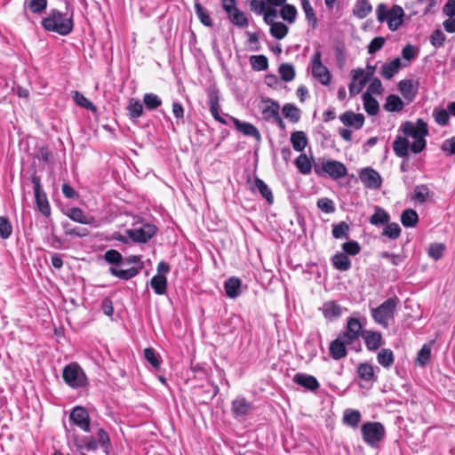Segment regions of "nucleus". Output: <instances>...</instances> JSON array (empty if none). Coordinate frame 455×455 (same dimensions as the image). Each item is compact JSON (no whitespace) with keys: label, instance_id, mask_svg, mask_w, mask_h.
<instances>
[{"label":"nucleus","instance_id":"nucleus-4","mask_svg":"<svg viewBox=\"0 0 455 455\" xmlns=\"http://www.w3.org/2000/svg\"><path fill=\"white\" fill-rule=\"evenodd\" d=\"M314 171L318 176L329 175L333 180L345 177L347 172L342 163L325 159H318L314 164Z\"/></svg>","mask_w":455,"mask_h":455},{"label":"nucleus","instance_id":"nucleus-50","mask_svg":"<svg viewBox=\"0 0 455 455\" xmlns=\"http://www.w3.org/2000/svg\"><path fill=\"white\" fill-rule=\"evenodd\" d=\"M143 103L147 109L154 110L162 105V100L155 93H145Z\"/></svg>","mask_w":455,"mask_h":455},{"label":"nucleus","instance_id":"nucleus-54","mask_svg":"<svg viewBox=\"0 0 455 455\" xmlns=\"http://www.w3.org/2000/svg\"><path fill=\"white\" fill-rule=\"evenodd\" d=\"M386 225V228L382 231V235L394 240L400 236L402 229L397 223L393 222Z\"/></svg>","mask_w":455,"mask_h":455},{"label":"nucleus","instance_id":"nucleus-56","mask_svg":"<svg viewBox=\"0 0 455 455\" xmlns=\"http://www.w3.org/2000/svg\"><path fill=\"white\" fill-rule=\"evenodd\" d=\"M144 357L145 359L151 364L152 367L155 369H159L161 361L159 359L158 355L156 353V351L151 348L148 347L144 349Z\"/></svg>","mask_w":455,"mask_h":455},{"label":"nucleus","instance_id":"nucleus-51","mask_svg":"<svg viewBox=\"0 0 455 455\" xmlns=\"http://www.w3.org/2000/svg\"><path fill=\"white\" fill-rule=\"evenodd\" d=\"M24 7L28 8L33 13H41L47 7V0H25Z\"/></svg>","mask_w":455,"mask_h":455},{"label":"nucleus","instance_id":"nucleus-43","mask_svg":"<svg viewBox=\"0 0 455 455\" xmlns=\"http://www.w3.org/2000/svg\"><path fill=\"white\" fill-rule=\"evenodd\" d=\"M195 12L202 24L206 27H212V20L207 10L198 2L195 3Z\"/></svg>","mask_w":455,"mask_h":455},{"label":"nucleus","instance_id":"nucleus-18","mask_svg":"<svg viewBox=\"0 0 455 455\" xmlns=\"http://www.w3.org/2000/svg\"><path fill=\"white\" fill-rule=\"evenodd\" d=\"M339 120L346 126L359 130L363 126L364 116L363 114H355L353 111H346L339 116Z\"/></svg>","mask_w":455,"mask_h":455},{"label":"nucleus","instance_id":"nucleus-60","mask_svg":"<svg viewBox=\"0 0 455 455\" xmlns=\"http://www.w3.org/2000/svg\"><path fill=\"white\" fill-rule=\"evenodd\" d=\"M105 260L112 265H119L123 262L122 254L114 249L108 250L104 254Z\"/></svg>","mask_w":455,"mask_h":455},{"label":"nucleus","instance_id":"nucleus-48","mask_svg":"<svg viewBox=\"0 0 455 455\" xmlns=\"http://www.w3.org/2000/svg\"><path fill=\"white\" fill-rule=\"evenodd\" d=\"M251 68L257 71H264L268 68V60L265 55H253L250 58Z\"/></svg>","mask_w":455,"mask_h":455},{"label":"nucleus","instance_id":"nucleus-61","mask_svg":"<svg viewBox=\"0 0 455 455\" xmlns=\"http://www.w3.org/2000/svg\"><path fill=\"white\" fill-rule=\"evenodd\" d=\"M433 116L435 118V121L440 124V125H446L449 123L450 120V113L447 109L441 108V109H435L433 112Z\"/></svg>","mask_w":455,"mask_h":455},{"label":"nucleus","instance_id":"nucleus-34","mask_svg":"<svg viewBox=\"0 0 455 455\" xmlns=\"http://www.w3.org/2000/svg\"><path fill=\"white\" fill-rule=\"evenodd\" d=\"M372 11L369 0H358L353 9V14L359 19H364Z\"/></svg>","mask_w":455,"mask_h":455},{"label":"nucleus","instance_id":"nucleus-20","mask_svg":"<svg viewBox=\"0 0 455 455\" xmlns=\"http://www.w3.org/2000/svg\"><path fill=\"white\" fill-rule=\"evenodd\" d=\"M259 108L263 117L266 120H270L277 116L279 114L280 106L276 101L271 99H266L262 100Z\"/></svg>","mask_w":455,"mask_h":455},{"label":"nucleus","instance_id":"nucleus-32","mask_svg":"<svg viewBox=\"0 0 455 455\" xmlns=\"http://www.w3.org/2000/svg\"><path fill=\"white\" fill-rule=\"evenodd\" d=\"M389 220V214L381 207H376L374 213L369 219L370 223L373 226L385 225Z\"/></svg>","mask_w":455,"mask_h":455},{"label":"nucleus","instance_id":"nucleus-38","mask_svg":"<svg viewBox=\"0 0 455 455\" xmlns=\"http://www.w3.org/2000/svg\"><path fill=\"white\" fill-rule=\"evenodd\" d=\"M331 260L334 267L339 271H347L351 267V260L345 253L335 254Z\"/></svg>","mask_w":455,"mask_h":455},{"label":"nucleus","instance_id":"nucleus-10","mask_svg":"<svg viewBox=\"0 0 455 455\" xmlns=\"http://www.w3.org/2000/svg\"><path fill=\"white\" fill-rule=\"evenodd\" d=\"M322 53L320 51H316L311 60L312 64V75L315 78L318 79L319 82L323 85H328L331 83V73L327 67L322 63Z\"/></svg>","mask_w":455,"mask_h":455},{"label":"nucleus","instance_id":"nucleus-25","mask_svg":"<svg viewBox=\"0 0 455 455\" xmlns=\"http://www.w3.org/2000/svg\"><path fill=\"white\" fill-rule=\"evenodd\" d=\"M401 66V60L399 58H395L392 61L383 64L380 75L385 79H391L399 71Z\"/></svg>","mask_w":455,"mask_h":455},{"label":"nucleus","instance_id":"nucleus-5","mask_svg":"<svg viewBox=\"0 0 455 455\" xmlns=\"http://www.w3.org/2000/svg\"><path fill=\"white\" fill-rule=\"evenodd\" d=\"M62 378L65 383L73 388L83 387L87 383V378L84 371L76 363H69L64 367Z\"/></svg>","mask_w":455,"mask_h":455},{"label":"nucleus","instance_id":"nucleus-49","mask_svg":"<svg viewBox=\"0 0 455 455\" xmlns=\"http://www.w3.org/2000/svg\"><path fill=\"white\" fill-rule=\"evenodd\" d=\"M281 78L285 82H291L295 77V69L290 63H283L278 68Z\"/></svg>","mask_w":455,"mask_h":455},{"label":"nucleus","instance_id":"nucleus-45","mask_svg":"<svg viewBox=\"0 0 455 455\" xmlns=\"http://www.w3.org/2000/svg\"><path fill=\"white\" fill-rule=\"evenodd\" d=\"M282 9L280 11V16L282 19L290 24H292L297 17V9L294 5L291 4H283L282 5Z\"/></svg>","mask_w":455,"mask_h":455},{"label":"nucleus","instance_id":"nucleus-63","mask_svg":"<svg viewBox=\"0 0 455 455\" xmlns=\"http://www.w3.org/2000/svg\"><path fill=\"white\" fill-rule=\"evenodd\" d=\"M317 207L325 213H332L335 211L334 203L329 198L319 199L317 201Z\"/></svg>","mask_w":455,"mask_h":455},{"label":"nucleus","instance_id":"nucleus-15","mask_svg":"<svg viewBox=\"0 0 455 455\" xmlns=\"http://www.w3.org/2000/svg\"><path fill=\"white\" fill-rule=\"evenodd\" d=\"M362 332V324L357 318H348L347 327L340 335L345 339L347 343H353L356 340Z\"/></svg>","mask_w":455,"mask_h":455},{"label":"nucleus","instance_id":"nucleus-35","mask_svg":"<svg viewBox=\"0 0 455 455\" xmlns=\"http://www.w3.org/2000/svg\"><path fill=\"white\" fill-rule=\"evenodd\" d=\"M401 222L405 228H414L419 222V215L413 209H406L401 214Z\"/></svg>","mask_w":455,"mask_h":455},{"label":"nucleus","instance_id":"nucleus-2","mask_svg":"<svg viewBox=\"0 0 455 455\" xmlns=\"http://www.w3.org/2000/svg\"><path fill=\"white\" fill-rule=\"evenodd\" d=\"M400 130L405 137H411L414 142L411 145V150L414 154H419L426 148L427 141L425 138L428 135L427 124L422 119H418L416 123L404 122Z\"/></svg>","mask_w":455,"mask_h":455},{"label":"nucleus","instance_id":"nucleus-42","mask_svg":"<svg viewBox=\"0 0 455 455\" xmlns=\"http://www.w3.org/2000/svg\"><path fill=\"white\" fill-rule=\"evenodd\" d=\"M283 114L285 118L292 123L299 122L300 118V110L293 104L287 103L283 107Z\"/></svg>","mask_w":455,"mask_h":455},{"label":"nucleus","instance_id":"nucleus-23","mask_svg":"<svg viewBox=\"0 0 455 455\" xmlns=\"http://www.w3.org/2000/svg\"><path fill=\"white\" fill-rule=\"evenodd\" d=\"M233 121L235 128L246 136L253 137L257 140L260 138V133L259 130L251 124L246 122H241L237 118L230 117Z\"/></svg>","mask_w":455,"mask_h":455},{"label":"nucleus","instance_id":"nucleus-8","mask_svg":"<svg viewBox=\"0 0 455 455\" xmlns=\"http://www.w3.org/2000/svg\"><path fill=\"white\" fill-rule=\"evenodd\" d=\"M221 5L231 23L240 28L248 26V19L245 13L237 8L235 0H222Z\"/></svg>","mask_w":455,"mask_h":455},{"label":"nucleus","instance_id":"nucleus-26","mask_svg":"<svg viewBox=\"0 0 455 455\" xmlns=\"http://www.w3.org/2000/svg\"><path fill=\"white\" fill-rule=\"evenodd\" d=\"M219 95L216 92H212L209 94V103H210V111L213 118L221 123V124H227L226 120L220 116V105L219 103Z\"/></svg>","mask_w":455,"mask_h":455},{"label":"nucleus","instance_id":"nucleus-44","mask_svg":"<svg viewBox=\"0 0 455 455\" xmlns=\"http://www.w3.org/2000/svg\"><path fill=\"white\" fill-rule=\"evenodd\" d=\"M129 116L132 119H136L143 115V105L141 102L135 99H131L127 106Z\"/></svg>","mask_w":455,"mask_h":455},{"label":"nucleus","instance_id":"nucleus-46","mask_svg":"<svg viewBox=\"0 0 455 455\" xmlns=\"http://www.w3.org/2000/svg\"><path fill=\"white\" fill-rule=\"evenodd\" d=\"M270 26L271 36L278 40L284 38L289 31L288 27L283 22H274Z\"/></svg>","mask_w":455,"mask_h":455},{"label":"nucleus","instance_id":"nucleus-62","mask_svg":"<svg viewBox=\"0 0 455 455\" xmlns=\"http://www.w3.org/2000/svg\"><path fill=\"white\" fill-rule=\"evenodd\" d=\"M302 9L305 12L306 18L309 22H312L314 25L316 23V15L315 12L311 6L308 0H300Z\"/></svg>","mask_w":455,"mask_h":455},{"label":"nucleus","instance_id":"nucleus-31","mask_svg":"<svg viewBox=\"0 0 455 455\" xmlns=\"http://www.w3.org/2000/svg\"><path fill=\"white\" fill-rule=\"evenodd\" d=\"M404 104L401 98L395 94L387 97L384 108L388 112H400L403 109Z\"/></svg>","mask_w":455,"mask_h":455},{"label":"nucleus","instance_id":"nucleus-41","mask_svg":"<svg viewBox=\"0 0 455 455\" xmlns=\"http://www.w3.org/2000/svg\"><path fill=\"white\" fill-rule=\"evenodd\" d=\"M343 421L351 427H357L361 421V413L357 410L347 409L344 411Z\"/></svg>","mask_w":455,"mask_h":455},{"label":"nucleus","instance_id":"nucleus-37","mask_svg":"<svg viewBox=\"0 0 455 455\" xmlns=\"http://www.w3.org/2000/svg\"><path fill=\"white\" fill-rule=\"evenodd\" d=\"M378 363L384 368H390L395 362V355L391 349L383 348L377 355Z\"/></svg>","mask_w":455,"mask_h":455},{"label":"nucleus","instance_id":"nucleus-39","mask_svg":"<svg viewBox=\"0 0 455 455\" xmlns=\"http://www.w3.org/2000/svg\"><path fill=\"white\" fill-rule=\"evenodd\" d=\"M363 107L365 111L370 116H376L379 110V105L376 99H374L369 92L363 95Z\"/></svg>","mask_w":455,"mask_h":455},{"label":"nucleus","instance_id":"nucleus-7","mask_svg":"<svg viewBox=\"0 0 455 455\" xmlns=\"http://www.w3.org/2000/svg\"><path fill=\"white\" fill-rule=\"evenodd\" d=\"M397 306V299L390 298L385 300L378 307L371 310L372 318L378 323L387 327L390 319L394 318L395 311Z\"/></svg>","mask_w":455,"mask_h":455},{"label":"nucleus","instance_id":"nucleus-27","mask_svg":"<svg viewBox=\"0 0 455 455\" xmlns=\"http://www.w3.org/2000/svg\"><path fill=\"white\" fill-rule=\"evenodd\" d=\"M241 280L237 277L228 278L224 284L226 294L230 299H235L240 295Z\"/></svg>","mask_w":455,"mask_h":455},{"label":"nucleus","instance_id":"nucleus-11","mask_svg":"<svg viewBox=\"0 0 455 455\" xmlns=\"http://www.w3.org/2000/svg\"><path fill=\"white\" fill-rule=\"evenodd\" d=\"M156 226L145 224L140 228L127 229L125 233L133 242L147 243L156 235Z\"/></svg>","mask_w":455,"mask_h":455},{"label":"nucleus","instance_id":"nucleus-1","mask_svg":"<svg viewBox=\"0 0 455 455\" xmlns=\"http://www.w3.org/2000/svg\"><path fill=\"white\" fill-rule=\"evenodd\" d=\"M43 28L47 32H54L60 36H68L74 29V12L66 6V11L51 9L41 20Z\"/></svg>","mask_w":455,"mask_h":455},{"label":"nucleus","instance_id":"nucleus-30","mask_svg":"<svg viewBox=\"0 0 455 455\" xmlns=\"http://www.w3.org/2000/svg\"><path fill=\"white\" fill-rule=\"evenodd\" d=\"M291 143L294 150L301 152L305 149L307 145V138L304 132L297 131L291 135Z\"/></svg>","mask_w":455,"mask_h":455},{"label":"nucleus","instance_id":"nucleus-36","mask_svg":"<svg viewBox=\"0 0 455 455\" xmlns=\"http://www.w3.org/2000/svg\"><path fill=\"white\" fill-rule=\"evenodd\" d=\"M254 186L263 198L267 200L269 204L274 203V196L270 188L259 178L255 177Z\"/></svg>","mask_w":455,"mask_h":455},{"label":"nucleus","instance_id":"nucleus-12","mask_svg":"<svg viewBox=\"0 0 455 455\" xmlns=\"http://www.w3.org/2000/svg\"><path fill=\"white\" fill-rule=\"evenodd\" d=\"M359 179L370 189H379L382 185L380 174L371 167L363 168L359 172Z\"/></svg>","mask_w":455,"mask_h":455},{"label":"nucleus","instance_id":"nucleus-40","mask_svg":"<svg viewBox=\"0 0 455 455\" xmlns=\"http://www.w3.org/2000/svg\"><path fill=\"white\" fill-rule=\"evenodd\" d=\"M109 272L112 275L123 280H130L140 273V267H130L128 269H116L110 267Z\"/></svg>","mask_w":455,"mask_h":455},{"label":"nucleus","instance_id":"nucleus-53","mask_svg":"<svg viewBox=\"0 0 455 455\" xmlns=\"http://www.w3.org/2000/svg\"><path fill=\"white\" fill-rule=\"evenodd\" d=\"M429 194L430 190L427 185H419L414 188V195L412 199L419 202V204H424L429 196Z\"/></svg>","mask_w":455,"mask_h":455},{"label":"nucleus","instance_id":"nucleus-52","mask_svg":"<svg viewBox=\"0 0 455 455\" xmlns=\"http://www.w3.org/2000/svg\"><path fill=\"white\" fill-rule=\"evenodd\" d=\"M430 356H431V346L429 344H425V345H423L421 349L419 351V353L417 355L416 362L419 366L424 367L429 362Z\"/></svg>","mask_w":455,"mask_h":455},{"label":"nucleus","instance_id":"nucleus-28","mask_svg":"<svg viewBox=\"0 0 455 455\" xmlns=\"http://www.w3.org/2000/svg\"><path fill=\"white\" fill-rule=\"evenodd\" d=\"M322 310L324 317L330 320L338 318L342 314L341 307L332 300L325 302L323 305Z\"/></svg>","mask_w":455,"mask_h":455},{"label":"nucleus","instance_id":"nucleus-19","mask_svg":"<svg viewBox=\"0 0 455 455\" xmlns=\"http://www.w3.org/2000/svg\"><path fill=\"white\" fill-rule=\"evenodd\" d=\"M292 380L309 391H315L320 387L318 380L314 376L306 373L295 374Z\"/></svg>","mask_w":455,"mask_h":455},{"label":"nucleus","instance_id":"nucleus-14","mask_svg":"<svg viewBox=\"0 0 455 455\" xmlns=\"http://www.w3.org/2000/svg\"><path fill=\"white\" fill-rule=\"evenodd\" d=\"M252 409V403L243 396H237L231 403V413L235 419L246 417Z\"/></svg>","mask_w":455,"mask_h":455},{"label":"nucleus","instance_id":"nucleus-3","mask_svg":"<svg viewBox=\"0 0 455 455\" xmlns=\"http://www.w3.org/2000/svg\"><path fill=\"white\" fill-rule=\"evenodd\" d=\"M376 15L379 22H387L391 31L397 30L403 22L404 11L397 4L388 10L386 4H379L376 8Z\"/></svg>","mask_w":455,"mask_h":455},{"label":"nucleus","instance_id":"nucleus-29","mask_svg":"<svg viewBox=\"0 0 455 455\" xmlns=\"http://www.w3.org/2000/svg\"><path fill=\"white\" fill-rule=\"evenodd\" d=\"M357 373L360 379L364 381L370 382L377 380L373 366L368 363H361L357 366Z\"/></svg>","mask_w":455,"mask_h":455},{"label":"nucleus","instance_id":"nucleus-64","mask_svg":"<svg viewBox=\"0 0 455 455\" xmlns=\"http://www.w3.org/2000/svg\"><path fill=\"white\" fill-rule=\"evenodd\" d=\"M342 249L345 254L356 255L360 252L361 247L356 241H348L342 244Z\"/></svg>","mask_w":455,"mask_h":455},{"label":"nucleus","instance_id":"nucleus-13","mask_svg":"<svg viewBox=\"0 0 455 455\" xmlns=\"http://www.w3.org/2000/svg\"><path fill=\"white\" fill-rule=\"evenodd\" d=\"M69 420L83 431L90 432V416L84 407L76 406L69 415Z\"/></svg>","mask_w":455,"mask_h":455},{"label":"nucleus","instance_id":"nucleus-6","mask_svg":"<svg viewBox=\"0 0 455 455\" xmlns=\"http://www.w3.org/2000/svg\"><path fill=\"white\" fill-rule=\"evenodd\" d=\"M363 440L368 445L376 447L384 438L386 431L380 422H365L361 427Z\"/></svg>","mask_w":455,"mask_h":455},{"label":"nucleus","instance_id":"nucleus-47","mask_svg":"<svg viewBox=\"0 0 455 455\" xmlns=\"http://www.w3.org/2000/svg\"><path fill=\"white\" fill-rule=\"evenodd\" d=\"M295 165L302 174H309L311 172L312 164L305 154H300L297 157Z\"/></svg>","mask_w":455,"mask_h":455},{"label":"nucleus","instance_id":"nucleus-16","mask_svg":"<svg viewBox=\"0 0 455 455\" xmlns=\"http://www.w3.org/2000/svg\"><path fill=\"white\" fill-rule=\"evenodd\" d=\"M398 88L403 97L408 103L412 102L419 91V82L411 79H404L399 82Z\"/></svg>","mask_w":455,"mask_h":455},{"label":"nucleus","instance_id":"nucleus-57","mask_svg":"<svg viewBox=\"0 0 455 455\" xmlns=\"http://www.w3.org/2000/svg\"><path fill=\"white\" fill-rule=\"evenodd\" d=\"M12 233V227L7 217L0 216V237L7 239Z\"/></svg>","mask_w":455,"mask_h":455},{"label":"nucleus","instance_id":"nucleus-59","mask_svg":"<svg viewBox=\"0 0 455 455\" xmlns=\"http://www.w3.org/2000/svg\"><path fill=\"white\" fill-rule=\"evenodd\" d=\"M73 100L78 106L85 109H95L93 104L86 97H84L82 93H80L77 91L73 92Z\"/></svg>","mask_w":455,"mask_h":455},{"label":"nucleus","instance_id":"nucleus-24","mask_svg":"<svg viewBox=\"0 0 455 455\" xmlns=\"http://www.w3.org/2000/svg\"><path fill=\"white\" fill-rule=\"evenodd\" d=\"M409 148V140L404 137L397 136L393 142V150L398 157L408 159Z\"/></svg>","mask_w":455,"mask_h":455},{"label":"nucleus","instance_id":"nucleus-33","mask_svg":"<svg viewBox=\"0 0 455 455\" xmlns=\"http://www.w3.org/2000/svg\"><path fill=\"white\" fill-rule=\"evenodd\" d=\"M150 285L157 295H164L167 290V278L163 275H156L151 278Z\"/></svg>","mask_w":455,"mask_h":455},{"label":"nucleus","instance_id":"nucleus-22","mask_svg":"<svg viewBox=\"0 0 455 455\" xmlns=\"http://www.w3.org/2000/svg\"><path fill=\"white\" fill-rule=\"evenodd\" d=\"M66 215L73 221L81 224L92 225L95 222V218L93 216L84 214V211L78 207L69 209Z\"/></svg>","mask_w":455,"mask_h":455},{"label":"nucleus","instance_id":"nucleus-55","mask_svg":"<svg viewBox=\"0 0 455 455\" xmlns=\"http://www.w3.org/2000/svg\"><path fill=\"white\" fill-rule=\"evenodd\" d=\"M62 228L64 229V233L67 235L82 237V236H85L88 235V231L86 228H77V227L72 228L68 222L62 223Z\"/></svg>","mask_w":455,"mask_h":455},{"label":"nucleus","instance_id":"nucleus-58","mask_svg":"<svg viewBox=\"0 0 455 455\" xmlns=\"http://www.w3.org/2000/svg\"><path fill=\"white\" fill-rule=\"evenodd\" d=\"M349 227L346 222H340L337 225L333 226L332 228V235L333 237L339 238H347L348 236Z\"/></svg>","mask_w":455,"mask_h":455},{"label":"nucleus","instance_id":"nucleus-17","mask_svg":"<svg viewBox=\"0 0 455 455\" xmlns=\"http://www.w3.org/2000/svg\"><path fill=\"white\" fill-rule=\"evenodd\" d=\"M352 343H347L345 339L339 334L337 339L332 340L329 347L330 355L334 360H339L347 356V346Z\"/></svg>","mask_w":455,"mask_h":455},{"label":"nucleus","instance_id":"nucleus-21","mask_svg":"<svg viewBox=\"0 0 455 455\" xmlns=\"http://www.w3.org/2000/svg\"><path fill=\"white\" fill-rule=\"evenodd\" d=\"M363 337L365 346L370 351H375L383 345V339L379 331H365Z\"/></svg>","mask_w":455,"mask_h":455},{"label":"nucleus","instance_id":"nucleus-9","mask_svg":"<svg viewBox=\"0 0 455 455\" xmlns=\"http://www.w3.org/2000/svg\"><path fill=\"white\" fill-rule=\"evenodd\" d=\"M31 181L34 185L35 199L38 210L44 216H49L51 214V207L46 194L42 188L40 177L33 174L31 176Z\"/></svg>","mask_w":455,"mask_h":455}]
</instances>
